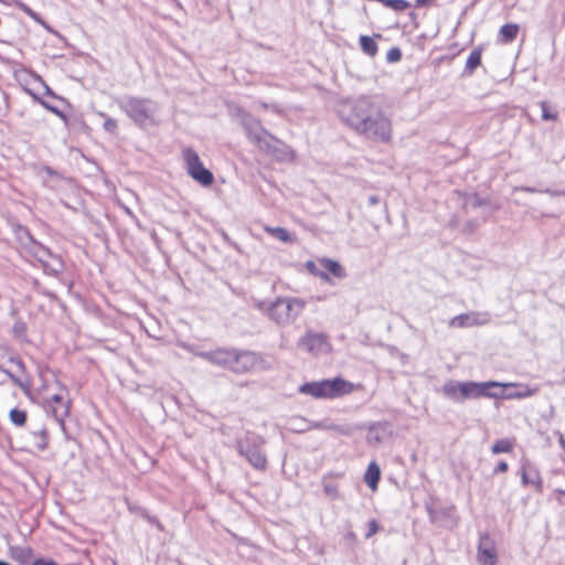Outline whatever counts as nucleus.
I'll return each instance as SVG.
<instances>
[{
  "label": "nucleus",
  "mask_w": 565,
  "mask_h": 565,
  "mask_svg": "<svg viewBox=\"0 0 565 565\" xmlns=\"http://www.w3.org/2000/svg\"><path fill=\"white\" fill-rule=\"evenodd\" d=\"M340 115L351 129L370 140L387 142L392 138L391 119L369 96H361L343 105Z\"/></svg>",
  "instance_id": "f257e3e1"
},
{
  "label": "nucleus",
  "mask_w": 565,
  "mask_h": 565,
  "mask_svg": "<svg viewBox=\"0 0 565 565\" xmlns=\"http://www.w3.org/2000/svg\"><path fill=\"white\" fill-rule=\"evenodd\" d=\"M196 355L212 364L228 369L234 373H246L250 371L257 361V358L253 352H239L228 349H216L209 352H198Z\"/></svg>",
  "instance_id": "f03ea898"
},
{
  "label": "nucleus",
  "mask_w": 565,
  "mask_h": 565,
  "mask_svg": "<svg viewBox=\"0 0 565 565\" xmlns=\"http://www.w3.org/2000/svg\"><path fill=\"white\" fill-rule=\"evenodd\" d=\"M119 108L139 127L156 125V114L159 110L157 102L150 98L126 96L118 102Z\"/></svg>",
  "instance_id": "7ed1b4c3"
},
{
  "label": "nucleus",
  "mask_w": 565,
  "mask_h": 565,
  "mask_svg": "<svg viewBox=\"0 0 565 565\" xmlns=\"http://www.w3.org/2000/svg\"><path fill=\"white\" fill-rule=\"evenodd\" d=\"M265 445V438L254 431H247L235 441L237 452L258 471H265L268 466L267 455L264 450Z\"/></svg>",
  "instance_id": "20e7f679"
},
{
  "label": "nucleus",
  "mask_w": 565,
  "mask_h": 565,
  "mask_svg": "<svg viewBox=\"0 0 565 565\" xmlns=\"http://www.w3.org/2000/svg\"><path fill=\"white\" fill-rule=\"evenodd\" d=\"M354 385L341 377L308 382L299 386V393L315 398H338L353 392Z\"/></svg>",
  "instance_id": "39448f33"
},
{
  "label": "nucleus",
  "mask_w": 565,
  "mask_h": 565,
  "mask_svg": "<svg viewBox=\"0 0 565 565\" xmlns=\"http://www.w3.org/2000/svg\"><path fill=\"white\" fill-rule=\"evenodd\" d=\"M306 301L297 297H278L267 308V315L270 320L279 326H289L294 323L302 313Z\"/></svg>",
  "instance_id": "423d86ee"
},
{
  "label": "nucleus",
  "mask_w": 565,
  "mask_h": 565,
  "mask_svg": "<svg viewBox=\"0 0 565 565\" xmlns=\"http://www.w3.org/2000/svg\"><path fill=\"white\" fill-rule=\"evenodd\" d=\"M236 115L244 127L248 139L254 145L267 153H276V150H271V141H277V139L262 126V122L258 119L254 118L249 113L242 108L236 109Z\"/></svg>",
  "instance_id": "0eeeda50"
},
{
  "label": "nucleus",
  "mask_w": 565,
  "mask_h": 565,
  "mask_svg": "<svg viewBox=\"0 0 565 565\" xmlns=\"http://www.w3.org/2000/svg\"><path fill=\"white\" fill-rule=\"evenodd\" d=\"M183 159L185 162L186 171L192 179L204 186H209L213 183L214 178L212 172L203 166L195 150L185 148L183 150Z\"/></svg>",
  "instance_id": "6e6552de"
},
{
  "label": "nucleus",
  "mask_w": 565,
  "mask_h": 565,
  "mask_svg": "<svg viewBox=\"0 0 565 565\" xmlns=\"http://www.w3.org/2000/svg\"><path fill=\"white\" fill-rule=\"evenodd\" d=\"M463 401L469 398L490 397L500 398L502 396V383L489 382H463L461 390Z\"/></svg>",
  "instance_id": "1a4fd4ad"
},
{
  "label": "nucleus",
  "mask_w": 565,
  "mask_h": 565,
  "mask_svg": "<svg viewBox=\"0 0 565 565\" xmlns=\"http://www.w3.org/2000/svg\"><path fill=\"white\" fill-rule=\"evenodd\" d=\"M491 322V315L487 311H471L460 313L451 318L448 322L450 328H472L481 327Z\"/></svg>",
  "instance_id": "9d476101"
},
{
  "label": "nucleus",
  "mask_w": 565,
  "mask_h": 565,
  "mask_svg": "<svg viewBox=\"0 0 565 565\" xmlns=\"http://www.w3.org/2000/svg\"><path fill=\"white\" fill-rule=\"evenodd\" d=\"M298 348L312 354H321L329 351L327 335L320 332L308 331L297 343Z\"/></svg>",
  "instance_id": "9b49d317"
},
{
  "label": "nucleus",
  "mask_w": 565,
  "mask_h": 565,
  "mask_svg": "<svg viewBox=\"0 0 565 565\" xmlns=\"http://www.w3.org/2000/svg\"><path fill=\"white\" fill-rule=\"evenodd\" d=\"M477 559L480 565H495L498 557H497V550L495 544L492 537L484 533L480 535L479 544H478V553H477Z\"/></svg>",
  "instance_id": "f8f14e48"
},
{
  "label": "nucleus",
  "mask_w": 565,
  "mask_h": 565,
  "mask_svg": "<svg viewBox=\"0 0 565 565\" xmlns=\"http://www.w3.org/2000/svg\"><path fill=\"white\" fill-rule=\"evenodd\" d=\"M50 404L54 418L57 422L63 423L64 419L68 416L70 402L65 401L63 394L56 393L50 398Z\"/></svg>",
  "instance_id": "ddd939ff"
},
{
  "label": "nucleus",
  "mask_w": 565,
  "mask_h": 565,
  "mask_svg": "<svg viewBox=\"0 0 565 565\" xmlns=\"http://www.w3.org/2000/svg\"><path fill=\"white\" fill-rule=\"evenodd\" d=\"M23 248L26 254L34 257L41 265L51 256V250L31 236H28V243L23 244Z\"/></svg>",
  "instance_id": "4468645a"
},
{
  "label": "nucleus",
  "mask_w": 565,
  "mask_h": 565,
  "mask_svg": "<svg viewBox=\"0 0 565 565\" xmlns=\"http://www.w3.org/2000/svg\"><path fill=\"white\" fill-rule=\"evenodd\" d=\"M503 387H516L518 388L515 392H509L507 394H504L502 392L501 397L508 398V399L525 398V397L533 396L537 393V388H532V387H530L527 385H523V384L508 383V384H502V388Z\"/></svg>",
  "instance_id": "2eb2a0df"
},
{
  "label": "nucleus",
  "mask_w": 565,
  "mask_h": 565,
  "mask_svg": "<svg viewBox=\"0 0 565 565\" xmlns=\"http://www.w3.org/2000/svg\"><path fill=\"white\" fill-rule=\"evenodd\" d=\"M463 387V382L457 381H447L443 385V393L455 402H462L463 395L461 394V390Z\"/></svg>",
  "instance_id": "dca6fc26"
},
{
  "label": "nucleus",
  "mask_w": 565,
  "mask_h": 565,
  "mask_svg": "<svg viewBox=\"0 0 565 565\" xmlns=\"http://www.w3.org/2000/svg\"><path fill=\"white\" fill-rule=\"evenodd\" d=\"M45 274L57 276L63 271L64 264L60 256L51 253L45 263L42 264Z\"/></svg>",
  "instance_id": "f3484780"
},
{
  "label": "nucleus",
  "mask_w": 565,
  "mask_h": 565,
  "mask_svg": "<svg viewBox=\"0 0 565 565\" xmlns=\"http://www.w3.org/2000/svg\"><path fill=\"white\" fill-rule=\"evenodd\" d=\"M381 470L380 467L373 461L369 465L367 470L364 476V480L366 484L375 490L377 488V483L380 481Z\"/></svg>",
  "instance_id": "a211bd4d"
},
{
  "label": "nucleus",
  "mask_w": 565,
  "mask_h": 565,
  "mask_svg": "<svg viewBox=\"0 0 565 565\" xmlns=\"http://www.w3.org/2000/svg\"><path fill=\"white\" fill-rule=\"evenodd\" d=\"M519 25L515 23H508L501 26L499 35L503 43H511L516 39Z\"/></svg>",
  "instance_id": "6ab92c4d"
},
{
  "label": "nucleus",
  "mask_w": 565,
  "mask_h": 565,
  "mask_svg": "<svg viewBox=\"0 0 565 565\" xmlns=\"http://www.w3.org/2000/svg\"><path fill=\"white\" fill-rule=\"evenodd\" d=\"M271 143H273L271 150H276V153H271V154L274 157H276L278 160H288V159L294 158L292 150L288 146L280 142L278 139H277V141H271Z\"/></svg>",
  "instance_id": "aec40b11"
},
{
  "label": "nucleus",
  "mask_w": 565,
  "mask_h": 565,
  "mask_svg": "<svg viewBox=\"0 0 565 565\" xmlns=\"http://www.w3.org/2000/svg\"><path fill=\"white\" fill-rule=\"evenodd\" d=\"M321 264L337 278H344L347 276L345 269L337 260L324 258L321 260Z\"/></svg>",
  "instance_id": "412c9836"
},
{
  "label": "nucleus",
  "mask_w": 565,
  "mask_h": 565,
  "mask_svg": "<svg viewBox=\"0 0 565 565\" xmlns=\"http://www.w3.org/2000/svg\"><path fill=\"white\" fill-rule=\"evenodd\" d=\"M0 372L4 373L17 386H19L23 392H28L31 387V382L28 379H23L22 376L18 375L17 373L4 369L2 366V370Z\"/></svg>",
  "instance_id": "4be33fe9"
},
{
  "label": "nucleus",
  "mask_w": 565,
  "mask_h": 565,
  "mask_svg": "<svg viewBox=\"0 0 565 565\" xmlns=\"http://www.w3.org/2000/svg\"><path fill=\"white\" fill-rule=\"evenodd\" d=\"M0 372L4 373L17 386H19L23 392H28L31 387V382L28 379H23L22 376L18 375L17 373L4 369L2 366V370Z\"/></svg>",
  "instance_id": "5701e85b"
},
{
  "label": "nucleus",
  "mask_w": 565,
  "mask_h": 565,
  "mask_svg": "<svg viewBox=\"0 0 565 565\" xmlns=\"http://www.w3.org/2000/svg\"><path fill=\"white\" fill-rule=\"evenodd\" d=\"M360 45H361L362 51L365 54H367L370 56H375L376 55V53H377V44L375 43V41L371 36L361 35L360 36Z\"/></svg>",
  "instance_id": "b1692460"
},
{
  "label": "nucleus",
  "mask_w": 565,
  "mask_h": 565,
  "mask_svg": "<svg viewBox=\"0 0 565 565\" xmlns=\"http://www.w3.org/2000/svg\"><path fill=\"white\" fill-rule=\"evenodd\" d=\"M33 444L39 450H45L49 444V434L45 428L32 433Z\"/></svg>",
  "instance_id": "393cba45"
},
{
  "label": "nucleus",
  "mask_w": 565,
  "mask_h": 565,
  "mask_svg": "<svg viewBox=\"0 0 565 565\" xmlns=\"http://www.w3.org/2000/svg\"><path fill=\"white\" fill-rule=\"evenodd\" d=\"M458 195L462 198V205L465 209H468L469 206L476 209L486 204V201L477 194H462L458 192Z\"/></svg>",
  "instance_id": "a878e982"
},
{
  "label": "nucleus",
  "mask_w": 565,
  "mask_h": 565,
  "mask_svg": "<svg viewBox=\"0 0 565 565\" xmlns=\"http://www.w3.org/2000/svg\"><path fill=\"white\" fill-rule=\"evenodd\" d=\"M310 428L315 429H324V430H335L341 434L348 435L350 431L348 428L340 427L331 422L323 420V422H316L310 425Z\"/></svg>",
  "instance_id": "bb28decb"
},
{
  "label": "nucleus",
  "mask_w": 565,
  "mask_h": 565,
  "mask_svg": "<svg viewBox=\"0 0 565 565\" xmlns=\"http://www.w3.org/2000/svg\"><path fill=\"white\" fill-rule=\"evenodd\" d=\"M481 64V50H473L466 62V72L472 73Z\"/></svg>",
  "instance_id": "cd10ccee"
},
{
  "label": "nucleus",
  "mask_w": 565,
  "mask_h": 565,
  "mask_svg": "<svg viewBox=\"0 0 565 565\" xmlns=\"http://www.w3.org/2000/svg\"><path fill=\"white\" fill-rule=\"evenodd\" d=\"M455 507L450 505L440 510L428 509V514L431 522L437 523L440 521L441 515L451 518L455 513Z\"/></svg>",
  "instance_id": "c85d7f7f"
},
{
  "label": "nucleus",
  "mask_w": 565,
  "mask_h": 565,
  "mask_svg": "<svg viewBox=\"0 0 565 565\" xmlns=\"http://www.w3.org/2000/svg\"><path fill=\"white\" fill-rule=\"evenodd\" d=\"M512 448L513 445L509 439H499L492 445L491 451L497 455L501 452H510L512 451Z\"/></svg>",
  "instance_id": "c756f323"
},
{
  "label": "nucleus",
  "mask_w": 565,
  "mask_h": 565,
  "mask_svg": "<svg viewBox=\"0 0 565 565\" xmlns=\"http://www.w3.org/2000/svg\"><path fill=\"white\" fill-rule=\"evenodd\" d=\"M266 232L270 233L274 237L281 242L287 243L291 241L290 233L282 227H266Z\"/></svg>",
  "instance_id": "7c9ffc66"
},
{
  "label": "nucleus",
  "mask_w": 565,
  "mask_h": 565,
  "mask_svg": "<svg viewBox=\"0 0 565 565\" xmlns=\"http://www.w3.org/2000/svg\"><path fill=\"white\" fill-rule=\"evenodd\" d=\"M10 420L17 426H23L26 422V412L19 408L10 411Z\"/></svg>",
  "instance_id": "2f4dec72"
},
{
  "label": "nucleus",
  "mask_w": 565,
  "mask_h": 565,
  "mask_svg": "<svg viewBox=\"0 0 565 565\" xmlns=\"http://www.w3.org/2000/svg\"><path fill=\"white\" fill-rule=\"evenodd\" d=\"M322 484L323 492L327 497H329L331 500L339 498L338 486L335 483L328 481L327 478H323Z\"/></svg>",
  "instance_id": "473e14b6"
},
{
  "label": "nucleus",
  "mask_w": 565,
  "mask_h": 565,
  "mask_svg": "<svg viewBox=\"0 0 565 565\" xmlns=\"http://www.w3.org/2000/svg\"><path fill=\"white\" fill-rule=\"evenodd\" d=\"M13 335L20 340L25 339L26 323L22 320H17L12 327Z\"/></svg>",
  "instance_id": "72a5a7b5"
},
{
  "label": "nucleus",
  "mask_w": 565,
  "mask_h": 565,
  "mask_svg": "<svg viewBox=\"0 0 565 565\" xmlns=\"http://www.w3.org/2000/svg\"><path fill=\"white\" fill-rule=\"evenodd\" d=\"M382 2L396 11H403L407 9L409 6L408 2L405 0H384Z\"/></svg>",
  "instance_id": "f704fd0d"
},
{
  "label": "nucleus",
  "mask_w": 565,
  "mask_h": 565,
  "mask_svg": "<svg viewBox=\"0 0 565 565\" xmlns=\"http://www.w3.org/2000/svg\"><path fill=\"white\" fill-rule=\"evenodd\" d=\"M9 362H11L15 366L14 373H17L20 376L25 373V365L21 359L17 356H10Z\"/></svg>",
  "instance_id": "c9c22d12"
},
{
  "label": "nucleus",
  "mask_w": 565,
  "mask_h": 565,
  "mask_svg": "<svg viewBox=\"0 0 565 565\" xmlns=\"http://www.w3.org/2000/svg\"><path fill=\"white\" fill-rule=\"evenodd\" d=\"M540 106H541V109H542V118L544 120H556L557 119V114L556 113H551L548 110L546 102H541Z\"/></svg>",
  "instance_id": "e433bc0d"
},
{
  "label": "nucleus",
  "mask_w": 565,
  "mask_h": 565,
  "mask_svg": "<svg viewBox=\"0 0 565 565\" xmlns=\"http://www.w3.org/2000/svg\"><path fill=\"white\" fill-rule=\"evenodd\" d=\"M117 128H118V125H117V121L113 118H106L105 122H104V129L110 134H116L117 132Z\"/></svg>",
  "instance_id": "4c0bfd02"
},
{
  "label": "nucleus",
  "mask_w": 565,
  "mask_h": 565,
  "mask_svg": "<svg viewBox=\"0 0 565 565\" xmlns=\"http://www.w3.org/2000/svg\"><path fill=\"white\" fill-rule=\"evenodd\" d=\"M379 530H380V527H379V524H377L376 520H374V519H373V520H371V521L369 522V531H367V533L365 534V537H366V539H370V537H371V536H373L375 533H377V532H379Z\"/></svg>",
  "instance_id": "58836bf2"
},
{
  "label": "nucleus",
  "mask_w": 565,
  "mask_h": 565,
  "mask_svg": "<svg viewBox=\"0 0 565 565\" xmlns=\"http://www.w3.org/2000/svg\"><path fill=\"white\" fill-rule=\"evenodd\" d=\"M402 54H401V51L398 49H392L388 51L387 53V60L390 62H396L401 58Z\"/></svg>",
  "instance_id": "ea45409f"
},
{
  "label": "nucleus",
  "mask_w": 565,
  "mask_h": 565,
  "mask_svg": "<svg viewBox=\"0 0 565 565\" xmlns=\"http://www.w3.org/2000/svg\"><path fill=\"white\" fill-rule=\"evenodd\" d=\"M41 105H42L44 108H46L47 110H50L51 113H53V114H55V115H57V116H60V117H64V116H63V114H62V111H60L56 107H54V106H52V105L47 104L46 102L41 100Z\"/></svg>",
  "instance_id": "a19ab883"
},
{
  "label": "nucleus",
  "mask_w": 565,
  "mask_h": 565,
  "mask_svg": "<svg viewBox=\"0 0 565 565\" xmlns=\"http://www.w3.org/2000/svg\"><path fill=\"white\" fill-rule=\"evenodd\" d=\"M31 565H58L53 559L38 558Z\"/></svg>",
  "instance_id": "79ce46f5"
},
{
  "label": "nucleus",
  "mask_w": 565,
  "mask_h": 565,
  "mask_svg": "<svg viewBox=\"0 0 565 565\" xmlns=\"http://www.w3.org/2000/svg\"><path fill=\"white\" fill-rule=\"evenodd\" d=\"M479 226L478 222L469 221L465 225V231L468 233H472Z\"/></svg>",
  "instance_id": "37998d69"
},
{
  "label": "nucleus",
  "mask_w": 565,
  "mask_h": 565,
  "mask_svg": "<svg viewBox=\"0 0 565 565\" xmlns=\"http://www.w3.org/2000/svg\"><path fill=\"white\" fill-rule=\"evenodd\" d=\"M508 470V463L505 461H500L494 468V473H503Z\"/></svg>",
  "instance_id": "c03bdc74"
},
{
  "label": "nucleus",
  "mask_w": 565,
  "mask_h": 565,
  "mask_svg": "<svg viewBox=\"0 0 565 565\" xmlns=\"http://www.w3.org/2000/svg\"><path fill=\"white\" fill-rule=\"evenodd\" d=\"M380 203V198L377 195H371L369 198V204L370 205H377Z\"/></svg>",
  "instance_id": "a18cd8bd"
},
{
  "label": "nucleus",
  "mask_w": 565,
  "mask_h": 565,
  "mask_svg": "<svg viewBox=\"0 0 565 565\" xmlns=\"http://www.w3.org/2000/svg\"><path fill=\"white\" fill-rule=\"evenodd\" d=\"M533 482H534L533 480H530V479H529V477H527L526 472H525V471H523V472H522V483H523L524 486H526V484H529V483H533Z\"/></svg>",
  "instance_id": "49530a36"
},
{
  "label": "nucleus",
  "mask_w": 565,
  "mask_h": 565,
  "mask_svg": "<svg viewBox=\"0 0 565 565\" xmlns=\"http://www.w3.org/2000/svg\"><path fill=\"white\" fill-rule=\"evenodd\" d=\"M558 443L561 445V447L565 450V438L562 434H558Z\"/></svg>",
  "instance_id": "de8ad7c7"
},
{
  "label": "nucleus",
  "mask_w": 565,
  "mask_h": 565,
  "mask_svg": "<svg viewBox=\"0 0 565 565\" xmlns=\"http://www.w3.org/2000/svg\"><path fill=\"white\" fill-rule=\"evenodd\" d=\"M319 276H320L323 280H326V281H329V280H330L329 275H328V274H326V273H321V274H319Z\"/></svg>",
  "instance_id": "09e8293b"
},
{
  "label": "nucleus",
  "mask_w": 565,
  "mask_h": 565,
  "mask_svg": "<svg viewBox=\"0 0 565 565\" xmlns=\"http://www.w3.org/2000/svg\"><path fill=\"white\" fill-rule=\"evenodd\" d=\"M307 267H308V269H309L310 271H312V273H313L315 264H313L312 262H308V263H307Z\"/></svg>",
  "instance_id": "8fccbe9b"
},
{
  "label": "nucleus",
  "mask_w": 565,
  "mask_h": 565,
  "mask_svg": "<svg viewBox=\"0 0 565 565\" xmlns=\"http://www.w3.org/2000/svg\"><path fill=\"white\" fill-rule=\"evenodd\" d=\"M418 4L420 6H424L426 4L429 0H416Z\"/></svg>",
  "instance_id": "3c124183"
},
{
  "label": "nucleus",
  "mask_w": 565,
  "mask_h": 565,
  "mask_svg": "<svg viewBox=\"0 0 565 565\" xmlns=\"http://www.w3.org/2000/svg\"><path fill=\"white\" fill-rule=\"evenodd\" d=\"M45 90L47 95L54 96L53 92L50 89L49 86L45 87Z\"/></svg>",
  "instance_id": "603ef678"
},
{
  "label": "nucleus",
  "mask_w": 565,
  "mask_h": 565,
  "mask_svg": "<svg viewBox=\"0 0 565 565\" xmlns=\"http://www.w3.org/2000/svg\"><path fill=\"white\" fill-rule=\"evenodd\" d=\"M57 384L60 385L61 390L65 393H67V388L66 386L62 385L60 382H57Z\"/></svg>",
  "instance_id": "864d4df0"
},
{
  "label": "nucleus",
  "mask_w": 565,
  "mask_h": 565,
  "mask_svg": "<svg viewBox=\"0 0 565 565\" xmlns=\"http://www.w3.org/2000/svg\"><path fill=\"white\" fill-rule=\"evenodd\" d=\"M260 107L264 108V109H267L268 105L266 103H260Z\"/></svg>",
  "instance_id": "5fc2aeb1"
},
{
  "label": "nucleus",
  "mask_w": 565,
  "mask_h": 565,
  "mask_svg": "<svg viewBox=\"0 0 565 565\" xmlns=\"http://www.w3.org/2000/svg\"><path fill=\"white\" fill-rule=\"evenodd\" d=\"M0 565H10V564L6 561H0Z\"/></svg>",
  "instance_id": "6e6d98bb"
},
{
  "label": "nucleus",
  "mask_w": 565,
  "mask_h": 565,
  "mask_svg": "<svg viewBox=\"0 0 565 565\" xmlns=\"http://www.w3.org/2000/svg\"><path fill=\"white\" fill-rule=\"evenodd\" d=\"M0 370H2V366L0 365Z\"/></svg>",
  "instance_id": "4d7b16f0"
}]
</instances>
